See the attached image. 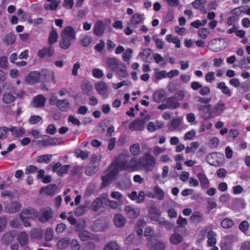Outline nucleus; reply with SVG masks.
I'll list each match as a JSON object with an SVG mask.
<instances>
[{
  "mask_svg": "<svg viewBox=\"0 0 250 250\" xmlns=\"http://www.w3.org/2000/svg\"><path fill=\"white\" fill-rule=\"evenodd\" d=\"M129 157V155L127 153H121L117 159L115 164H112L111 165H114L117 168L118 172L121 170H128L131 171H137L138 159L135 157L132 158L130 160L127 159Z\"/></svg>",
  "mask_w": 250,
  "mask_h": 250,
  "instance_id": "f257e3e1",
  "label": "nucleus"
},
{
  "mask_svg": "<svg viewBox=\"0 0 250 250\" xmlns=\"http://www.w3.org/2000/svg\"><path fill=\"white\" fill-rule=\"evenodd\" d=\"M79 235L80 239L83 241L88 240L91 238L90 233L86 230L80 231Z\"/></svg>",
  "mask_w": 250,
  "mask_h": 250,
  "instance_id": "13d9d810",
  "label": "nucleus"
},
{
  "mask_svg": "<svg viewBox=\"0 0 250 250\" xmlns=\"http://www.w3.org/2000/svg\"><path fill=\"white\" fill-rule=\"evenodd\" d=\"M208 47L212 51H220L225 48V41L221 38L213 39L208 43Z\"/></svg>",
  "mask_w": 250,
  "mask_h": 250,
  "instance_id": "1a4fd4ad",
  "label": "nucleus"
},
{
  "mask_svg": "<svg viewBox=\"0 0 250 250\" xmlns=\"http://www.w3.org/2000/svg\"><path fill=\"white\" fill-rule=\"evenodd\" d=\"M197 177L199 179L200 185L203 188L207 189L209 187V180L205 174L202 173H198L197 174Z\"/></svg>",
  "mask_w": 250,
  "mask_h": 250,
  "instance_id": "c85d7f7f",
  "label": "nucleus"
},
{
  "mask_svg": "<svg viewBox=\"0 0 250 250\" xmlns=\"http://www.w3.org/2000/svg\"><path fill=\"white\" fill-rule=\"evenodd\" d=\"M101 158V155H93L91 156L90 162L85 169V172L87 176H92L97 172Z\"/></svg>",
  "mask_w": 250,
  "mask_h": 250,
  "instance_id": "39448f33",
  "label": "nucleus"
},
{
  "mask_svg": "<svg viewBox=\"0 0 250 250\" xmlns=\"http://www.w3.org/2000/svg\"><path fill=\"white\" fill-rule=\"evenodd\" d=\"M14 236L12 232L9 231L5 233L2 236L1 239V242L3 245H8L11 242H12L14 238Z\"/></svg>",
  "mask_w": 250,
  "mask_h": 250,
  "instance_id": "c9c22d12",
  "label": "nucleus"
},
{
  "mask_svg": "<svg viewBox=\"0 0 250 250\" xmlns=\"http://www.w3.org/2000/svg\"><path fill=\"white\" fill-rule=\"evenodd\" d=\"M123 68L120 67V66L119 67L118 69H116L115 71H116L118 75L120 77H124L125 78L127 77L128 74L126 71V68L125 67V63H122L121 64Z\"/></svg>",
  "mask_w": 250,
  "mask_h": 250,
  "instance_id": "de8ad7c7",
  "label": "nucleus"
},
{
  "mask_svg": "<svg viewBox=\"0 0 250 250\" xmlns=\"http://www.w3.org/2000/svg\"><path fill=\"white\" fill-rule=\"evenodd\" d=\"M145 122L143 119H137L130 123L129 128L132 131H142L144 129Z\"/></svg>",
  "mask_w": 250,
  "mask_h": 250,
  "instance_id": "f3484780",
  "label": "nucleus"
},
{
  "mask_svg": "<svg viewBox=\"0 0 250 250\" xmlns=\"http://www.w3.org/2000/svg\"><path fill=\"white\" fill-rule=\"evenodd\" d=\"M54 52V48L52 47H44L39 50L38 55L41 58H44L46 56L50 57L53 55Z\"/></svg>",
  "mask_w": 250,
  "mask_h": 250,
  "instance_id": "a878e982",
  "label": "nucleus"
},
{
  "mask_svg": "<svg viewBox=\"0 0 250 250\" xmlns=\"http://www.w3.org/2000/svg\"><path fill=\"white\" fill-rule=\"evenodd\" d=\"M52 170L54 172H57L59 176L62 175V167L61 163L58 162L52 167Z\"/></svg>",
  "mask_w": 250,
  "mask_h": 250,
  "instance_id": "6e6d98bb",
  "label": "nucleus"
},
{
  "mask_svg": "<svg viewBox=\"0 0 250 250\" xmlns=\"http://www.w3.org/2000/svg\"><path fill=\"white\" fill-rule=\"evenodd\" d=\"M16 41L15 35L14 33H10L5 35L3 40V43L6 45H11Z\"/></svg>",
  "mask_w": 250,
  "mask_h": 250,
  "instance_id": "58836bf2",
  "label": "nucleus"
},
{
  "mask_svg": "<svg viewBox=\"0 0 250 250\" xmlns=\"http://www.w3.org/2000/svg\"><path fill=\"white\" fill-rule=\"evenodd\" d=\"M168 109L173 110L180 106V103L173 97H169L167 101Z\"/></svg>",
  "mask_w": 250,
  "mask_h": 250,
  "instance_id": "4c0bfd02",
  "label": "nucleus"
},
{
  "mask_svg": "<svg viewBox=\"0 0 250 250\" xmlns=\"http://www.w3.org/2000/svg\"><path fill=\"white\" fill-rule=\"evenodd\" d=\"M147 246L149 248V250H165L166 245L162 241H158L152 244L151 240L147 243Z\"/></svg>",
  "mask_w": 250,
  "mask_h": 250,
  "instance_id": "393cba45",
  "label": "nucleus"
},
{
  "mask_svg": "<svg viewBox=\"0 0 250 250\" xmlns=\"http://www.w3.org/2000/svg\"><path fill=\"white\" fill-rule=\"evenodd\" d=\"M58 35L56 30L53 27L50 32L49 38L48 43L49 44H52L56 43L57 41Z\"/></svg>",
  "mask_w": 250,
  "mask_h": 250,
  "instance_id": "79ce46f5",
  "label": "nucleus"
},
{
  "mask_svg": "<svg viewBox=\"0 0 250 250\" xmlns=\"http://www.w3.org/2000/svg\"><path fill=\"white\" fill-rule=\"evenodd\" d=\"M104 199H105V203L107 204V206H108L109 207H110L112 208H117L119 206V204L118 202L109 200L108 198V195H106L104 197Z\"/></svg>",
  "mask_w": 250,
  "mask_h": 250,
  "instance_id": "864d4df0",
  "label": "nucleus"
},
{
  "mask_svg": "<svg viewBox=\"0 0 250 250\" xmlns=\"http://www.w3.org/2000/svg\"><path fill=\"white\" fill-rule=\"evenodd\" d=\"M118 173V170L116 167L114 165H111L108 169V173L102 177L103 187H106L109 185Z\"/></svg>",
  "mask_w": 250,
  "mask_h": 250,
  "instance_id": "423d86ee",
  "label": "nucleus"
},
{
  "mask_svg": "<svg viewBox=\"0 0 250 250\" xmlns=\"http://www.w3.org/2000/svg\"><path fill=\"white\" fill-rule=\"evenodd\" d=\"M57 188L55 185H50L41 188L40 193L43 195H53L56 193Z\"/></svg>",
  "mask_w": 250,
  "mask_h": 250,
  "instance_id": "412c9836",
  "label": "nucleus"
},
{
  "mask_svg": "<svg viewBox=\"0 0 250 250\" xmlns=\"http://www.w3.org/2000/svg\"><path fill=\"white\" fill-rule=\"evenodd\" d=\"M233 225V221L229 218H226L223 220L221 223L222 227L225 229L231 228Z\"/></svg>",
  "mask_w": 250,
  "mask_h": 250,
  "instance_id": "3c124183",
  "label": "nucleus"
},
{
  "mask_svg": "<svg viewBox=\"0 0 250 250\" xmlns=\"http://www.w3.org/2000/svg\"><path fill=\"white\" fill-rule=\"evenodd\" d=\"M46 99L42 95H38L35 97L33 99L32 105L34 107L39 108L44 106Z\"/></svg>",
  "mask_w": 250,
  "mask_h": 250,
  "instance_id": "b1692460",
  "label": "nucleus"
},
{
  "mask_svg": "<svg viewBox=\"0 0 250 250\" xmlns=\"http://www.w3.org/2000/svg\"><path fill=\"white\" fill-rule=\"evenodd\" d=\"M144 19V14L135 13L130 19L128 24L132 27H136L137 25L143 22Z\"/></svg>",
  "mask_w": 250,
  "mask_h": 250,
  "instance_id": "dca6fc26",
  "label": "nucleus"
},
{
  "mask_svg": "<svg viewBox=\"0 0 250 250\" xmlns=\"http://www.w3.org/2000/svg\"><path fill=\"white\" fill-rule=\"evenodd\" d=\"M250 225L248 221H243L239 225V228L244 233H246L249 229Z\"/></svg>",
  "mask_w": 250,
  "mask_h": 250,
  "instance_id": "69168bd1",
  "label": "nucleus"
},
{
  "mask_svg": "<svg viewBox=\"0 0 250 250\" xmlns=\"http://www.w3.org/2000/svg\"><path fill=\"white\" fill-rule=\"evenodd\" d=\"M166 40L168 42L174 43L177 48L181 47V42L177 37H174L172 35L169 34L166 36Z\"/></svg>",
  "mask_w": 250,
  "mask_h": 250,
  "instance_id": "a19ab883",
  "label": "nucleus"
},
{
  "mask_svg": "<svg viewBox=\"0 0 250 250\" xmlns=\"http://www.w3.org/2000/svg\"><path fill=\"white\" fill-rule=\"evenodd\" d=\"M58 6V3L56 0H53L50 4L46 3L44 5V9L46 10H55Z\"/></svg>",
  "mask_w": 250,
  "mask_h": 250,
  "instance_id": "680f3d73",
  "label": "nucleus"
},
{
  "mask_svg": "<svg viewBox=\"0 0 250 250\" xmlns=\"http://www.w3.org/2000/svg\"><path fill=\"white\" fill-rule=\"evenodd\" d=\"M49 104L51 105L56 104L57 106L61 110H62V100H58L57 97L52 93L49 99Z\"/></svg>",
  "mask_w": 250,
  "mask_h": 250,
  "instance_id": "e433bc0d",
  "label": "nucleus"
},
{
  "mask_svg": "<svg viewBox=\"0 0 250 250\" xmlns=\"http://www.w3.org/2000/svg\"><path fill=\"white\" fill-rule=\"evenodd\" d=\"M42 120V117L39 115H32L29 119V123L31 125H36L39 123Z\"/></svg>",
  "mask_w": 250,
  "mask_h": 250,
  "instance_id": "338daca9",
  "label": "nucleus"
},
{
  "mask_svg": "<svg viewBox=\"0 0 250 250\" xmlns=\"http://www.w3.org/2000/svg\"><path fill=\"white\" fill-rule=\"evenodd\" d=\"M31 234L34 238L41 239L43 236V232L41 229H34L31 231Z\"/></svg>",
  "mask_w": 250,
  "mask_h": 250,
  "instance_id": "5fc2aeb1",
  "label": "nucleus"
},
{
  "mask_svg": "<svg viewBox=\"0 0 250 250\" xmlns=\"http://www.w3.org/2000/svg\"><path fill=\"white\" fill-rule=\"evenodd\" d=\"M21 207L20 203L15 201L7 204L5 206L6 211L9 213H14L19 211Z\"/></svg>",
  "mask_w": 250,
  "mask_h": 250,
  "instance_id": "6ab92c4d",
  "label": "nucleus"
},
{
  "mask_svg": "<svg viewBox=\"0 0 250 250\" xmlns=\"http://www.w3.org/2000/svg\"><path fill=\"white\" fill-rule=\"evenodd\" d=\"M28 240V235L24 232L21 233L18 237V240L19 243L21 246H24L27 244Z\"/></svg>",
  "mask_w": 250,
  "mask_h": 250,
  "instance_id": "c03bdc74",
  "label": "nucleus"
},
{
  "mask_svg": "<svg viewBox=\"0 0 250 250\" xmlns=\"http://www.w3.org/2000/svg\"><path fill=\"white\" fill-rule=\"evenodd\" d=\"M205 78L207 83H213L215 80L214 72L211 71L208 72L206 74Z\"/></svg>",
  "mask_w": 250,
  "mask_h": 250,
  "instance_id": "bf43d9fd",
  "label": "nucleus"
},
{
  "mask_svg": "<svg viewBox=\"0 0 250 250\" xmlns=\"http://www.w3.org/2000/svg\"><path fill=\"white\" fill-rule=\"evenodd\" d=\"M34 209L32 208H28L23 210L20 214V218L25 227H29L30 224L28 221L29 219L32 220L35 218L34 215Z\"/></svg>",
  "mask_w": 250,
  "mask_h": 250,
  "instance_id": "6e6552de",
  "label": "nucleus"
},
{
  "mask_svg": "<svg viewBox=\"0 0 250 250\" xmlns=\"http://www.w3.org/2000/svg\"><path fill=\"white\" fill-rule=\"evenodd\" d=\"M190 219L193 223H200L203 220V216L199 212H195L191 216Z\"/></svg>",
  "mask_w": 250,
  "mask_h": 250,
  "instance_id": "49530a36",
  "label": "nucleus"
},
{
  "mask_svg": "<svg viewBox=\"0 0 250 250\" xmlns=\"http://www.w3.org/2000/svg\"><path fill=\"white\" fill-rule=\"evenodd\" d=\"M92 88V85L89 81L84 80L83 81L81 84V89L83 93L88 95Z\"/></svg>",
  "mask_w": 250,
  "mask_h": 250,
  "instance_id": "2f4dec72",
  "label": "nucleus"
},
{
  "mask_svg": "<svg viewBox=\"0 0 250 250\" xmlns=\"http://www.w3.org/2000/svg\"><path fill=\"white\" fill-rule=\"evenodd\" d=\"M225 104L219 102L213 108H210L209 114L211 117H215L221 114L224 111Z\"/></svg>",
  "mask_w": 250,
  "mask_h": 250,
  "instance_id": "2eb2a0df",
  "label": "nucleus"
},
{
  "mask_svg": "<svg viewBox=\"0 0 250 250\" xmlns=\"http://www.w3.org/2000/svg\"><path fill=\"white\" fill-rule=\"evenodd\" d=\"M9 128L12 135L16 138L21 137L25 133V130L22 127L18 128L16 126H10Z\"/></svg>",
  "mask_w": 250,
  "mask_h": 250,
  "instance_id": "4be33fe9",
  "label": "nucleus"
},
{
  "mask_svg": "<svg viewBox=\"0 0 250 250\" xmlns=\"http://www.w3.org/2000/svg\"><path fill=\"white\" fill-rule=\"evenodd\" d=\"M151 50L149 48L144 49L138 55L143 61L148 62L150 60Z\"/></svg>",
  "mask_w": 250,
  "mask_h": 250,
  "instance_id": "7c9ffc66",
  "label": "nucleus"
},
{
  "mask_svg": "<svg viewBox=\"0 0 250 250\" xmlns=\"http://www.w3.org/2000/svg\"><path fill=\"white\" fill-rule=\"evenodd\" d=\"M156 160L155 157L149 153H146L140 159H138V170L145 169L146 171H151L155 167Z\"/></svg>",
  "mask_w": 250,
  "mask_h": 250,
  "instance_id": "f03ea898",
  "label": "nucleus"
},
{
  "mask_svg": "<svg viewBox=\"0 0 250 250\" xmlns=\"http://www.w3.org/2000/svg\"><path fill=\"white\" fill-rule=\"evenodd\" d=\"M153 192L155 194V198L159 200H162L165 197L164 191L158 186H156L153 188Z\"/></svg>",
  "mask_w": 250,
  "mask_h": 250,
  "instance_id": "ea45409f",
  "label": "nucleus"
},
{
  "mask_svg": "<svg viewBox=\"0 0 250 250\" xmlns=\"http://www.w3.org/2000/svg\"><path fill=\"white\" fill-rule=\"evenodd\" d=\"M76 33L71 26H66L63 29V49L68 48L72 42L76 40Z\"/></svg>",
  "mask_w": 250,
  "mask_h": 250,
  "instance_id": "7ed1b4c3",
  "label": "nucleus"
},
{
  "mask_svg": "<svg viewBox=\"0 0 250 250\" xmlns=\"http://www.w3.org/2000/svg\"><path fill=\"white\" fill-rule=\"evenodd\" d=\"M41 81L48 84L51 82L53 84L56 83L55 74L53 71L44 69L42 70Z\"/></svg>",
  "mask_w": 250,
  "mask_h": 250,
  "instance_id": "9b49d317",
  "label": "nucleus"
},
{
  "mask_svg": "<svg viewBox=\"0 0 250 250\" xmlns=\"http://www.w3.org/2000/svg\"><path fill=\"white\" fill-rule=\"evenodd\" d=\"M42 71H33L30 72L26 78L28 83L34 84L41 81Z\"/></svg>",
  "mask_w": 250,
  "mask_h": 250,
  "instance_id": "ddd939ff",
  "label": "nucleus"
},
{
  "mask_svg": "<svg viewBox=\"0 0 250 250\" xmlns=\"http://www.w3.org/2000/svg\"><path fill=\"white\" fill-rule=\"evenodd\" d=\"M124 210L128 217L131 218H136L140 214L139 209L131 206H125Z\"/></svg>",
  "mask_w": 250,
  "mask_h": 250,
  "instance_id": "a211bd4d",
  "label": "nucleus"
},
{
  "mask_svg": "<svg viewBox=\"0 0 250 250\" xmlns=\"http://www.w3.org/2000/svg\"><path fill=\"white\" fill-rule=\"evenodd\" d=\"M133 51L130 48L124 51L122 55V60L125 62H128L132 58Z\"/></svg>",
  "mask_w": 250,
  "mask_h": 250,
  "instance_id": "37998d69",
  "label": "nucleus"
},
{
  "mask_svg": "<svg viewBox=\"0 0 250 250\" xmlns=\"http://www.w3.org/2000/svg\"><path fill=\"white\" fill-rule=\"evenodd\" d=\"M166 97V93L163 89H159L155 91L153 94V100L158 103L162 102Z\"/></svg>",
  "mask_w": 250,
  "mask_h": 250,
  "instance_id": "c756f323",
  "label": "nucleus"
},
{
  "mask_svg": "<svg viewBox=\"0 0 250 250\" xmlns=\"http://www.w3.org/2000/svg\"><path fill=\"white\" fill-rule=\"evenodd\" d=\"M52 155L51 154H43L40 155L38 157L37 162L38 163H46L47 164L50 162Z\"/></svg>",
  "mask_w": 250,
  "mask_h": 250,
  "instance_id": "a18cd8bd",
  "label": "nucleus"
},
{
  "mask_svg": "<svg viewBox=\"0 0 250 250\" xmlns=\"http://www.w3.org/2000/svg\"><path fill=\"white\" fill-rule=\"evenodd\" d=\"M60 140L57 138H52L49 136L45 135L42 140L38 141V145L40 147H47L50 146L56 145L60 143Z\"/></svg>",
  "mask_w": 250,
  "mask_h": 250,
  "instance_id": "f8f14e48",
  "label": "nucleus"
},
{
  "mask_svg": "<svg viewBox=\"0 0 250 250\" xmlns=\"http://www.w3.org/2000/svg\"><path fill=\"white\" fill-rule=\"evenodd\" d=\"M113 222L117 227L122 228L125 226L126 219L121 214L118 213L114 216Z\"/></svg>",
  "mask_w": 250,
  "mask_h": 250,
  "instance_id": "cd10ccee",
  "label": "nucleus"
},
{
  "mask_svg": "<svg viewBox=\"0 0 250 250\" xmlns=\"http://www.w3.org/2000/svg\"><path fill=\"white\" fill-rule=\"evenodd\" d=\"M209 33V29L205 27L201 28L198 31V36L203 40L207 38Z\"/></svg>",
  "mask_w": 250,
  "mask_h": 250,
  "instance_id": "603ef678",
  "label": "nucleus"
},
{
  "mask_svg": "<svg viewBox=\"0 0 250 250\" xmlns=\"http://www.w3.org/2000/svg\"><path fill=\"white\" fill-rule=\"evenodd\" d=\"M76 154L77 157H79L82 159L84 160L88 157L89 152L86 150L83 151L81 149H78L76 150Z\"/></svg>",
  "mask_w": 250,
  "mask_h": 250,
  "instance_id": "4d7b16f0",
  "label": "nucleus"
},
{
  "mask_svg": "<svg viewBox=\"0 0 250 250\" xmlns=\"http://www.w3.org/2000/svg\"><path fill=\"white\" fill-rule=\"evenodd\" d=\"M95 88L98 93L103 98L106 99L108 97L109 87L103 81H99L95 84Z\"/></svg>",
  "mask_w": 250,
  "mask_h": 250,
  "instance_id": "9d476101",
  "label": "nucleus"
},
{
  "mask_svg": "<svg viewBox=\"0 0 250 250\" xmlns=\"http://www.w3.org/2000/svg\"><path fill=\"white\" fill-rule=\"evenodd\" d=\"M216 233L211 230L208 232L207 238H208V245L209 247H212L216 243Z\"/></svg>",
  "mask_w": 250,
  "mask_h": 250,
  "instance_id": "72a5a7b5",
  "label": "nucleus"
},
{
  "mask_svg": "<svg viewBox=\"0 0 250 250\" xmlns=\"http://www.w3.org/2000/svg\"><path fill=\"white\" fill-rule=\"evenodd\" d=\"M161 211L159 208L151 207L149 211L148 216L150 219L153 221L158 222L161 218L160 216Z\"/></svg>",
  "mask_w": 250,
  "mask_h": 250,
  "instance_id": "5701e85b",
  "label": "nucleus"
},
{
  "mask_svg": "<svg viewBox=\"0 0 250 250\" xmlns=\"http://www.w3.org/2000/svg\"><path fill=\"white\" fill-rule=\"evenodd\" d=\"M183 241V237L178 233H172L169 237V242L172 245H178Z\"/></svg>",
  "mask_w": 250,
  "mask_h": 250,
  "instance_id": "473e14b6",
  "label": "nucleus"
},
{
  "mask_svg": "<svg viewBox=\"0 0 250 250\" xmlns=\"http://www.w3.org/2000/svg\"><path fill=\"white\" fill-rule=\"evenodd\" d=\"M34 215L35 216V218H38L41 222L46 223L52 218L53 211L49 207L42 208L39 211L34 209Z\"/></svg>",
  "mask_w": 250,
  "mask_h": 250,
  "instance_id": "20e7f679",
  "label": "nucleus"
},
{
  "mask_svg": "<svg viewBox=\"0 0 250 250\" xmlns=\"http://www.w3.org/2000/svg\"><path fill=\"white\" fill-rule=\"evenodd\" d=\"M9 132H10L9 127L5 126L0 127V139H6Z\"/></svg>",
  "mask_w": 250,
  "mask_h": 250,
  "instance_id": "e2e57ef3",
  "label": "nucleus"
},
{
  "mask_svg": "<svg viewBox=\"0 0 250 250\" xmlns=\"http://www.w3.org/2000/svg\"><path fill=\"white\" fill-rule=\"evenodd\" d=\"M3 87H6L7 89L9 90L10 92L5 93L2 97V101L4 103L8 104L15 101L16 97L11 93L15 94V88L11 86V83L8 82L5 83L3 85Z\"/></svg>",
  "mask_w": 250,
  "mask_h": 250,
  "instance_id": "0eeeda50",
  "label": "nucleus"
},
{
  "mask_svg": "<svg viewBox=\"0 0 250 250\" xmlns=\"http://www.w3.org/2000/svg\"><path fill=\"white\" fill-rule=\"evenodd\" d=\"M107 66L112 71H115L118 69L122 64V62L116 58H109L107 59L106 61Z\"/></svg>",
  "mask_w": 250,
  "mask_h": 250,
  "instance_id": "aec40b11",
  "label": "nucleus"
},
{
  "mask_svg": "<svg viewBox=\"0 0 250 250\" xmlns=\"http://www.w3.org/2000/svg\"><path fill=\"white\" fill-rule=\"evenodd\" d=\"M104 250H120V247L117 242L111 241L105 246Z\"/></svg>",
  "mask_w": 250,
  "mask_h": 250,
  "instance_id": "8fccbe9b",
  "label": "nucleus"
},
{
  "mask_svg": "<svg viewBox=\"0 0 250 250\" xmlns=\"http://www.w3.org/2000/svg\"><path fill=\"white\" fill-rule=\"evenodd\" d=\"M157 222L160 225L164 226L167 229H171L173 227L172 224L163 218L160 219Z\"/></svg>",
  "mask_w": 250,
  "mask_h": 250,
  "instance_id": "0e129e2a",
  "label": "nucleus"
},
{
  "mask_svg": "<svg viewBox=\"0 0 250 250\" xmlns=\"http://www.w3.org/2000/svg\"><path fill=\"white\" fill-rule=\"evenodd\" d=\"M92 42V38L90 36L86 35L81 40V44L84 47L89 45Z\"/></svg>",
  "mask_w": 250,
  "mask_h": 250,
  "instance_id": "774afa93",
  "label": "nucleus"
},
{
  "mask_svg": "<svg viewBox=\"0 0 250 250\" xmlns=\"http://www.w3.org/2000/svg\"><path fill=\"white\" fill-rule=\"evenodd\" d=\"M206 1V0H195L191 3V5L194 8L199 9L205 5Z\"/></svg>",
  "mask_w": 250,
  "mask_h": 250,
  "instance_id": "052dcab7",
  "label": "nucleus"
},
{
  "mask_svg": "<svg viewBox=\"0 0 250 250\" xmlns=\"http://www.w3.org/2000/svg\"><path fill=\"white\" fill-rule=\"evenodd\" d=\"M106 29L105 23L101 20H98L95 22L93 27V33L97 36H102L104 35Z\"/></svg>",
  "mask_w": 250,
  "mask_h": 250,
  "instance_id": "4468645a",
  "label": "nucleus"
},
{
  "mask_svg": "<svg viewBox=\"0 0 250 250\" xmlns=\"http://www.w3.org/2000/svg\"><path fill=\"white\" fill-rule=\"evenodd\" d=\"M130 153L134 156H137L140 153V146L139 143H135L130 146Z\"/></svg>",
  "mask_w": 250,
  "mask_h": 250,
  "instance_id": "09e8293b",
  "label": "nucleus"
},
{
  "mask_svg": "<svg viewBox=\"0 0 250 250\" xmlns=\"http://www.w3.org/2000/svg\"><path fill=\"white\" fill-rule=\"evenodd\" d=\"M217 88L220 90L227 97H230L232 95V92L229 88L227 86L225 83L221 82L217 84Z\"/></svg>",
  "mask_w": 250,
  "mask_h": 250,
  "instance_id": "bb28decb",
  "label": "nucleus"
},
{
  "mask_svg": "<svg viewBox=\"0 0 250 250\" xmlns=\"http://www.w3.org/2000/svg\"><path fill=\"white\" fill-rule=\"evenodd\" d=\"M105 199L104 196H103L102 198H97L92 204V208L95 211H98L100 210L102 207L103 204L105 203Z\"/></svg>",
  "mask_w": 250,
  "mask_h": 250,
  "instance_id": "f704fd0d",
  "label": "nucleus"
}]
</instances>
